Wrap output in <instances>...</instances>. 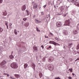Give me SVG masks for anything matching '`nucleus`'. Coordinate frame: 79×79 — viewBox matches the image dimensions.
Listing matches in <instances>:
<instances>
[{"mask_svg": "<svg viewBox=\"0 0 79 79\" xmlns=\"http://www.w3.org/2000/svg\"><path fill=\"white\" fill-rule=\"evenodd\" d=\"M23 19L24 21H26V20H27V18H24Z\"/></svg>", "mask_w": 79, "mask_h": 79, "instance_id": "2f4dec72", "label": "nucleus"}, {"mask_svg": "<svg viewBox=\"0 0 79 79\" xmlns=\"http://www.w3.org/2000/svg\"><path fill=\"white\" fill-rule=\"evenodd\" d=\"M6 26H7V27H8V25H6Z\"/></svg>", "mask_w": 79, "mask_h": 79, "instance_id": "338daca9", "label": "nucleus"}, {"mask_svg": "<svg viewBox=\"0 0 79 79\" xmlns=\"http://www.w3.org/2000/svg\"><path fill=\"white\" fill-rule=\"evenodd\" d=\"M77 30H79V23L77 24Z\"/></svg>", "mask_w": 79, "mask_h": 79, "instance_id": "a878e982", "label": "nucleus"}, {"mask_svg": "<svg viewBox=\"0 0 79 79\" xmlns=\"http://www.w3.org/2000/svg\"><path fill=\"white\" fill-rule=\"evenodd\" d=\"M34 1H33L32 2V4L33 5V4H34Z\"/></svg>", "mask_w": 79, "mask_h": 79, "instance_id": "603ef678", "label": "nucleus"}, {"mask_svg": "<svg viewBox=\"0 0 79 79\" xmlns=\"http://www.w3.org/2000/svg\"><path fill=\"white\" fill-rule=\"evenodd\" d=\"M68 78L69 79H71L72 78L71 77H69Z\"/></svg>", "mask_w": 79, "mask_h": 79, "instance_id": "de8ad7c7", "label": "nucleus"}, {"mask_svg": "<svg viewBox=\"0 0 79 79\" xmlns=\"http://www.w3.org/2000/svg\"><path fill=\"white\" fill-rule=\"evenodd\" d=\"M28 66V64L27 63L25 64L24 65V69H26L27 68V67Z\"/></svg>", "mask_w": 79, "mask_h": 79, "instance_id": "4468645a", "label": "nucleus"}, {"mask_svg": "<svg viewBox=\"0 0 79 79\" xmlns=\"http://www.w3.org/2000/svg\"><path fill=\"white\" fill-rule=\"evenodd\" d=\"M5 25H6V26H7V25H8V23H5Z\"/></svg>", "mask_w": 79, "mask_h": 79, "instance_id": "09e8293b", "label": "nucleus"}, {"mask_svg": "<svg viewBox=\"0 0 79 79\" xmlns=\"http://www.w3.org/2000/svg\"><path fill=\"white\" fill-rule=\"evenodd\" d=\"M41 47H42V48L43 49L44 48V46L43 45L41 46Z\"/></svg>", "mask_w": 79, "mask_h": 79, "instance_id": "8fccbe9b", "label": "nucleus"}, {"mask_svg": "<svg viewBox=\"0 0 79 79\" xmlns=\"http://www.w3.org/2000/svg\"><path fill=\"white\" fill-rule=\"evenodd\" d=\"M73 33L74 35H76V34H78V31L76 30H74L73 31Z\"/></svg>", "mask_w": 79, "mask_h": 79, "instance_id": "f8f14e48", "label": "nucleus"}, {"mask_svg": "<svg viewBox=\"0 0 79 79\" xmlns=\"http://www.w3.org/2000/svg\"><path fill=\"white\" fill-rule=\"evenodd\" d=\"M48 16L49 17H50V15H49Z\"/></svg>", "mask_w": 79, "mask_h": 79, "instance_id": "774afa93", "label": "nucleus"}, {"mask_svg": "<svg viewBox=\"0 0 79 79\" xmlns=\"http://www.w3.org/2000/svg\"><path fill=\"white\" fill-rule=\"evenodd\" d=\"M70 72H71V73L73 72V69L72 68H71L70 70Z\"/></svg>", "mask_w": 79, "mask_h": 79, "instance_id": "72a5a7b5", "label": "nucleus"}, {"mask_svg": "<svg viewBox=\"0 0 79 79\" xmlns=\"http://www.w3.org/2000/svg\"><path fill=\"white\" fill-rule=\"evenodd\" d=\"M39 76L40 77V78H41L42 77V73L40 72V73L39 74Z\"/></svg>", "mask_w": 79, "mask_h": 79, "instance_id": "412c9836", "label": "nucleus"}, {"mask_svg": "<svg viewBox=\"0 0 79 79\" xmlns=\"http://www.w3.org/2000/svg\"><path fill=\"white\" fill-rule=\"evenodd\" d=\"M56 45H59V46H60V44H58L57 43H56Z\"/></svg>", "mask_w": 79, "mask_h": 79, "instance_id": "4c0bfd02", "label": "nucleus"}, {"mask_svg": "<svg viewBox=\"0 0 79 79\" xmlns=\"http://www.w3.org/2000/svg\"><path fill=\"white\" fill-rule=\"evenodd\" d=\"M76 49L77 50H79V44H78L77 47L76 48Z\"/></svg>", "mask_w": 79, "mask_h": 79, "instance_id": "bb28decb", "label": "nucleus"}, {"mask_svg": "<svg viewBox=\"0 0 79 79\" xmlns=\"http://www.w3.org/2000/svg\"><path fill=\"white\" fill-rule=\"evenodd\" d=\"M69 7V6H66V8H68Z\"/></svg>", "mask_w": 79, "mask_h": 79, "instance_id": "49530a36", "label": "nucleus"}, {"mask_svg": "<svg viewBox=\"0 0 79 79\" xmlns=\"http://www.w3.org/2000/svg\"><path fill=\"white\" fill-rule=\"evenodd\" d=\"M35 15H33V17L35 18Z\"/></svg>", "mask_w": 79, "mask_h": 79, "instance_id": "4d7b16f0", "label": "nucleus"}, {"mask_svg": "<svg viewBox=\"0 0 79 79\" xmlns=\"http://www.w3.org/2000/svg\"><path fill=\"white\" fill-rule=\"evenodd\" d=\"M57 27H59L61 26V22H58L56 23Z\"/></svg>", "mask_w": 79, "mask_h": 79, "instance_id": "20e7f679", "label": "nucleus"}, {"mask_svg": "<svg viewBox=\"0 0 79 79\" xmlns=\"http://www.w3.org/2000/svg\"><path fill=\"white\" fill-rule=\"evenodd\" d=\"M72 75H73V76H74V74L73 73H72Z\"/></svg>", "mask_w": 79, "mask_h": 79, "instance_id": "052dcab7", "label": "nucleus"}, {"mask_svg": "<svg viewBox=\"0 0 79 79\" xmlns=\"http://www.w3.org/2000/svg\"><path fill=\"white\" fill-rule=\"evenodd\" d=\"M9 28H10V29H12V26H9Z\"/></svg>", "mask_w": 79, "mask_h": 79, "instance_id": "a18cd8bd", "label": "nucleus"}, {"mask_svg": "<svg viewBox=\"0 0 79 79\" xmlns=\"http://www.w3.org/2000/svg\"><path fill=\"white\" fill-rule=\"evenodd\" d=\"M73 45V44H68V46H69V47H71V46Z\"/></svg>", "mask_w": 79, "mask_h": 79, "instance_id": "c756f323", "label": "nucleus"}, {"mask_svg": "<svg viewBox=\"0 0 79 79\" xmlns=\"http://www.w3.org/2000/svg\"><path fill=\"white\" fill-rule=\"evenodd\" d=\"M55 39H56V40H58V41H59L60 40L58 38H55Z\"/></svg>", "mask_w": 79, "mask_h": 79, "instance_id": "473e14b6", "label": "nucleus"}, {"mask_svg": "<svg viewBox=\"0 0 79 79\" xmlns=\"http://www.w3.org/2000/svg\"><path fill=\"white\" fill-rule=\"evenodd\" d=\"M77 60H79V58H77V59L75 60V61H77Z\"/></svg>", "mask_w": 79, "mask_h": 79, "instance_id": "37998d69", "label": "nucleus"}, {"mask_svg": "<svg viewBox=\"0 0 79 79\" xmlns=\"http://www.w3.org/2000/svg\"><path fill=\"white\" fill-rule=\"evenodd\" d=\"M7 77H9L10 76V75L9 74H7Z\"/></svg>", "mask_w": 79, "mask_h": 79, "instance_id": "864d4df0", "label": "nucleus"}, {"mask_svg": "<svg viewBox=\"0 0 79 79\" xmlns=\"http://www.w3.org/2000/svg\"><path fill=\"white\" fill-rule=\"evenodd\" d=\"M9 25L10 26H12V24H11V23H10L9 24Z\"/></svg>", "mask_w": 79, "mask_h": 79, "instance_id": "5fc2aeb1", "label": "nucleus"}, {"mask_svg": "<svg viewBox=\"0 0 79 79\" xmlns=\"http://www.w3.org/2000/svg\"><path fill=\"white\" fill-rule=\"evenodd\" d=\"M38 6V5L37 4V3H35L33 4V9H36V8H37V7Z\"/></svg>", "mask_w": 79, "mask_h": 79, "instance_id": "6e6552de", "label": "nucleus"}, {"mask_svg": "<svg viewBox=\"0 0 79 79\" xmlns=\"http://www.w3.org/2000/svg\"><path fill=\"white\" fill-rule=\"evenodd\" d=\"M5 68V66H3L2 67V68Z\"/></svg>", "mask_w": 79, "mask_h": 79, "instance_id": "e2e57ef3", "label": "nucleus"}, {"mask_svg": "<svg viewBox=\"0 0 79 79\" xmlns=\"http://www.w3.org/2000/svg\"><path fill=\"white\" fill-rule=\"evenodd\" d=\"M55 79H60V78L59 77H57L55 78Z\"/></svg>", "mask_w": 79, "mask_h": 79, "instance_id": "c9c22d12", "label": "nucleus"}, {"mask_svg": "<svg viewBox=\"0 0 79 79\" xmlns=\"http://www.w3.org/2000/svg\"><path fill=\"white\" fill-rule=\"evenodd\" d=\"M3 15L4 16L6 15H7V13L6 12H2Z\"/></svg>", "mask_w": 79, "mask_h": 79, "instance_id": "4be33fe9", "label": "nucleus"}, {"mask_svg": "<svg viewBox=\"0 0 79 79\" xmlns=\"http://www.w3.org/2000/svg\"><path fill=\"white\" fill-rule=\"evenodd\" d=\"M49 34H50V35H53V34L51 32H50Z\"/></svg>", "mask_w": 79, "mask_h": 79, "instance_id": "ea45409f", "label": "nucleus"}, {"mask_svg": "<svg viewBox=\"0 0 79 79\" xmlns=\"http://www.w3.org/2000/svg\"><path fill=\"white\" fill-rule=\"evenodd\" d=\"M46 22L47 23V24L48 23V20L47 19H46Z\"/></svg>", "mask_w": 79, "mask_h": 79, "instance_id": "58836bf2", "label": "nucleus"}, {"mask_svg": "<svg viewBox=\"0 0 79 79\" xmlns=\"http://www.w3.org/2000/svg\"><path fill=\"white\" fill-rule=\"evenodd\" d=\"M49 48H51V46H49L48 47Z\"/></svg>", "mask_w": 79, "mask_h": 79, "instance_id": "6e6d98bb", "label": "nucleus"}, {"mask_svg": "<svg viewBox=\"0 0 79 79\" xmlns=\"http://www.w3.org/2000/svg\"><path fill=\"white\" fill-rule=\"evenodd\" d=\"M71 2V3H74L76 2L77 1V0H69Z\"/></svg>", "mask_w": 79, "mask_h": 79, "instance_id": "aec40b11", "label": "nucleus"}, {"mask_svg": "<svg viewBox=\"0 0 79 79\" xmlns=\"http://www.w3.org/2000/svg\"><path fill=\"white\" fill-rule=\"evenodd\" d=\"M33 49L35 50V51H36V52H38V48H37V47L35 46H34L33 47Z\"/></svg>", "mask_w": 79, "mask_h": 79, "instance_id": "9b49d317", "label": "nucleus"}, {"mask_svg": "<svg viewBox=\"0 0 79 79\" xmlns=\"http://www.w3.org/2000/svg\"><path fill=\"white\" fill-rule=\"evenodd\" d=\"M14 33L15 34H17V31L16 30V29H15L14 30Z\"/></svg>", "mask_w": 79, "mask_h": 79, "instance_id": "c85d7f7f", "label": "nucleus"}, {"mask_svg": "<svg viewBox=\"0 0 79 79\" xmlns=\"http://www.w3.org/2000/svg\"><path fill=\"white\" fill-rule=\"evenodd\" d=\"M48 68L50 71H53L54 69V66L53 65H49L48 66Z\"/></svg>", "mask_w": 79, "mask_h": 79, "instance_id": "f03ea898", "label": "nucleus"}, {"mask_svg": "<svg viewBox=\"0 0 79 79\" xmlns=\"http://www.w3.org/2000/svg\"><path fill=\"white\" fill-rule=\"evenodd\" d=\"M35 22L36 23H41V21H39L37 19H35Z\"/></svg>", "mask_w": 79, "mask_h": 79, "instance_id": "dca6fc26", "label": "nucleus"}, {"mask_svg": "<svg viewBox=\"0 0 79 79\" xmlns=\"http://www.w3.org/2000/svg\"><path fill=\"white\" fill-rule=\"evenodd\" d=\"M63 34L64 35H68V31L66 30H64V32H63Z\"/></svg>", "mask_w": 79, "mask_h": 79, "instance_id": "39448f33", "label": "nucleus"}, {"mask_svg": "<svg viewBox=\"0 0 79 79\" xmlns=\"http://www.w3.org/2000/svg\"><path fill=\"white\" fill-rule=\"evenodd\" d=\"M15 76L16 77V78H18L19 77V75L18 74H15Z\"/></svg>", "mask_w": 79, "mask_h": 79, "instance_id": "5701e85b", "label": "nucleus"}, {"mask_svg": "<svg viewBox=\"0 0 79 79\" xmlns=\"http://www.w3.org/2000/svg\"><path fill=\"white\" fill-rule=\"evenodd\" d=\"M63 48L64 49H65V48H66V46H63Z\"/></svg>", "mask_w": 79, "mask_h": 79, "instance_id": "c03bdc74", "label": "nucleus"}, {"mask_svg": "<svg viewBox=\"0 0 79 79\" xmlns=\"http://www.w3.org/2000/svg\"><path fill=\"white\" fill-rule=\"evenodd\" d=\"M46 6H47V5H45L44 6H43V7L44 8H45Z\"/></svg>", "mask_w": 79, "mask_h": 79, "instance_id": "79ce46f5", "label": "nucleus"}, {"mask_svg": "<svg viewBox=\"0 0 79 79\" xmlns=\"http://www.w3.org/2000/svg\"><path fill=\"white\" fill-rule=\"evenodd\" d=\"M4 75H7V74H6L5 73H4Z\"/></svg>", "mask_w": 79, "mask_h": 79, "instance_id": "bf43d9fd", "label": "nucleus"}, {"mask_svg": "<svg viewBox=\"0 0 79 79\" xmlns=\"http://www.w3.org/2000/svg\"><path fill=\"white\" fill-rule=\"evenodd\" d=\"M65 8V6H63L60 7V9L61 10H64V9Z\"/></svg>", "mask_w": 79, "mask_h": 79, "instance_id": "ddd939ff", "label": "nucleus"}, {"mask_svg": "<svg viewBox=\"0 0 79 79\" xmlns=\"http://www.w3.org/2000/svg\"><path fill=\"white\" fill-rule=\"evenodd\" d=\"M13 52L12 51V52L11 53V55H12V54H13Z\"/></svg>", "mask_w": 79, "mask_h": 79, "instance_id": "680f3d73", "label": "nucleus"}, {"mask_svg": "<svg viewBox=\"0 0 79 79\" xmlns=\"http://www.w3.org/2000/svg\"><path fill=\"white\" fill-rule=\"evenodd\" d=\"M46 38H48V36H47V37H46Z\"/></svg>", "mask_w": 79, "mask_h": 79, "instance_id": "0e129e2a", "label": "nucleus"}, {"mask_svg": "<svg viewBox=\"0 0 79 79\" xmlns=\"http://www.w3.org/2000/svg\"><path fill=\"white\" fill-rule=\"evenodd\" d=\"M65 26H70V20H66L65 22Z\"/></svg>", "mask_w": 79, "mask_h": 79, "instance_id": "7ed1b4c3", "label": "nucleus"}, {"mask_svg": "<svg viewBox=\"0 0 79 79\" xmlns=\"http://www.w3.org/2000/svg\"><path fill=\"white\" fill-rule=\"evenodd\" d=\"M77 53H79V52H77Z\"/></svg>", "mask_w": 79, "mask_h": 79, "instance_id": "69168bd1", "label": "nucleus"}, {"mask_svg": "<svg viewBox=\"0 0 79 79\" xmlns=\"http://www.w3.org/2000/svg\"><path fill=\"white\" fill-rule=\"evenodd\" d=\"M41 15H44V13H43V12H42L41 13Z\"/></svg>", "mask_w": 79, "mask_h": 79, "instance_id": "13d9d810", "label": "nucleus"}, {"mask_svg": "<svg viewBox=\"0 0 79 79\" xmlns=\"http://www.w3.org/2000/svg\"><path fill=\"white\" fill-rule=\"evenodd\" d=\"M10 78L11 79H15V78L14 77H10Z\"/></svg>", "mask_w": 79, "mask_h": 79, "instance_id": "f704fd0d", "label": "nucleus"}, {"mask_svg": "<svg viewBox=\"0 0 79 79\" xmlns=\"http://www.w3.org/2000/svg\"><path fill=\"white\" fill-rule=\"evenodd\" d=\"M9 58L11 60H13V59L14 58V56L12 55H11L10 56H9Z\"/></svg>", "mask_w": 79, "mask_h": 79, "instance_id": "a211bd4d", "label": "nucleus"}, {"mask_svg": "<svg viewBox=\"0 0 79 79\" xmlns=\"http://www.w3.org/2000/svg\"><path fill=\"white\" fill-rule=\"evenodd\" d=\"M53 61V58H51L49 59L48 61L49 62H52Z\"/></svg>", "mask_w": 79, "mask_h": 79, "instance_id": "2eb2a0df", "label": "nucleus"}, {"mask_svg": "<svg viewBox=\"0 0 79 79\" xmlns=\"http://www.w3.org/2000/svg\"><path fill=\"white\" fill-rule=\"evenodd\" d=\"M74 5H75L76 6H78L79 7V2H76L74 3Z\"/></svg>", "mask_w": 79, "mask_h": 79, "instance_id": "6ab92c4d", "label": "nucleus"}, {"mask_svg": "<svg viewBox=\"0 0 79 79\" xmlns=\"http://www.w3.org/2000/svg\"><path fill=\"white\" fill-rule=\"evenodd\" d=\"M3 2V0H0V3H2Z\"/></svg>", "mask_w": 79, "mask_h": 79, "instance_id": "e433bc0d", "label": "nucleus"}, {"mask_svg": "<svg viewBox=\"0 0 79 79\" xmlns=\"http://www.w3.org/2000/svg\"><path fill=\"white\" fill-rule=\"evenodd\" d=\"M72 14L73 15H75L76 16H78V15L76 14V12L75 11H72Z\"/></svg>", "mask_w": 79, "mask_h": 79, "instance_id": "9d476101", "label": "nucleus"}, {"mask_svg": "<svg viewBox=\"0 0 79 79\" xmlns=\"http://www.w3.org/2000/svg\"><path fill=\"white\" fill-rule=\"evenodd\" d=\"M6 63V61L5 60H3L2 62L0 64V65L1 66H3L4 64H5Z\"/></svg>", "mask_w": 79, "mask_h": 79, "instance_id": "423d86ee", "label": "nucleus"}, {"mask_svg": "<svg viewBox=\"0 0 79 79\" xmlns=\"http://www.w3.org/2000/svg\"><path fill=\"white\" fill-rule=\"evenodd\" d=\"M32 66H33V68L34 69V71H35V65L34 63H33L32 64Z\"/></svg>", "mask_w": 79, "mask_h": 79, "instance_id": "f3484780", "label": "nucleus"}, {"mask_svg": "<svg viewBox=\"0 0 79 79\" xmlns=\"http://www.w3.org/2000/svg\"><path fill=\"white\" fill-rule=\"evenodd\" d=\"M36 30L37 32H40V30L39 29V28L37 27H36Z\"/></svg>", "mask_w": 79, "mask_h": 79, "instance_id": "cd10ccee", "label": "nucleus"}, {"mask_svg": "<svg viewBox=\"0 0 79 79\" xmlns=\"http://www.w3.org/2000/svg\"><path fill=\"white\" fill-rule=\"evenodd\" d=\"M49 44H53V45H56V43L54 41H49Z\"/></svg>", "mask_w": 79, "mask_h": 79, "instance_id": "1a4fd4ad", "label": "nucleus"}, {"mask_svg": "<svg viewBox=\"0 0 79 79\" xmlns=\"http://www.w3.org/2000/svg\"><path fill=\"white\" fill-rule=\"evenodd\" d=\"M66 14H64L63 15L64 16V17L66 16Z\"/></svg>", "mask_w": 79, "mask_h": 79, "instance_id": "3c124183", "label": "nucleus"}, {"mask_svg": "<svg viewBox=\"0 0 79 79\" xmlns=\"http://www.w3.org/2000/svg\"><path fill=\"white\" fill-rule=\"evenodd\" d=\"M46 58H47V57H44L43 58V61L44 62H45V60H46Z\"/></svg>", "mask_w": 79, "mask_h": 79, "instance_id": "b1692460", "label": "nucleus"}, {"mask_svg": "<svg viewBox=\"0 0 79 79\" xmlns=\"http://www.w3.org/2000/svg\"><path fill=\"white\" fill-rule=\"evenodd\" d=\"M26 9V5H23V6H22V11H24Z\"/></svg>", "mask_w": 79, "mask_h": 79, "instance_id": "0eeeda50", "label": "nucleus"}, {"mask_svg": "<svg viewBox=\"0 0 79 79\" xmlns=\"http://www.w3.org/2000/svg\"><path fill=\"white\" fill-rule=\"evenodd\" d=\"M10 66L12 68H13V69H16V68L18 67V65H17V63H13L11 64Z\"/></svg>", "mask_w": 79, "mask_h": 79, "instance_id": "f257e3e1", "label": "nucleus"}, {"mask_svg": "<svg viewBox=\"0 0 79 79\" xmlns=\"http://www.w3.org/2000/svg\"><path fill=\"white\" fill-rule=\"evenodd\" d=\"M69 61H70V62H72L73 61V59L71 58H70L69 59Z\"/></svg>", "mask_w": 79, "mask_h": 79, "instance_id": "7c9ffc66", "label": "nucleus"}, {"mask_svg": "<svg viewBox=\"0 0 79 79\" xmlns=\"http://www.w3.org/2000/svg\"><path fill=\"white\" fill-rule=\"evenodd\" d=\"M0 31L1 32V33H2V31H3V28H2L1 27H0Z\"/></svg>", "mask_w": 79, "mask_h": 79, "instance_id": "393cba45", "label": "nucleus"}, {"mask_svg": "<svg viewBox=\"0 0 79 79\" xmlns=\"http://www.w3.org/2000/svg\"><path fill=\"white\" fill-rule=\"evenodd\" d=\"M26 11H27V12L28 16L29 15V12H28V10H26Z\"/></svg>", "mask_w": 79, "mask_h": 79, "instance_id": "a19ab883", "label": "nucleus"}]
</instances>
